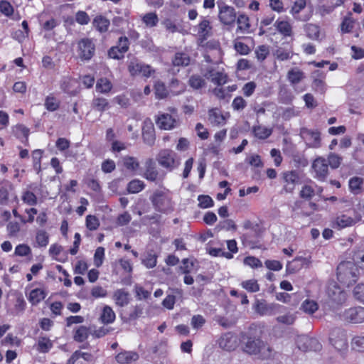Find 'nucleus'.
Instances as JSON below:
<instances>
[{
	"label": "nucleus",
	"instance_id": "7c9ffc66",
	"mask_svg": "<svg viewBox=\"0 0 364 364\" xmlns=\"http://www.w3.org/2000/svg\"><path fill=\"white\" fill-rule=\"evenodd\" d=\"M237 32L240 31L242 33H245L248 31L250 28V18L245 14H240L237 16Z\"/></svg>",
	"mask_w": 364,
	"mask_h": 364
},
{
	"label": "nucleus",
	"instance_id": "c03bdc74",
	"mask_svg": "<svg viewBox=\"0 0 364 364\" xmlns=\"http://www.w3.org/2000/svg\"><path fill=\"white\" fill-rule=\"evenodd\" d=\"M171 92L174 95H178L183 92L186 90V86L180 80L176 78H173L169 84Z\"/></svg>",
	"mask_w": 364,
	"mask_h": 364
},
{
	"label": "nucleus",
	"instance_id": "6e6552de",
	"mask_svg": "<svg viewBox=\"0 0 364 364\" xmlns=\"http://www.w3.org/2000/svg\"><path fill=\"white\" fill-rule=\"evenodd\" d=\"M175 158L176 153L174 151L170 149H163L159 153L157 161L162 167L171 170L178 165V162Z\"/></svg>",
	"mask_w": 364,
	"mask_h": 364
},
{
	"label": "nucleus",
	"instance_id": "b1692460",
	"mask_svg": "<svg viewBox=\"0 0 364 364\" xmlns=\"http://www.w3.org/2000/svg\"><path fill=\"white\" fill-rule=\"evenodd\" d=\"M196 29L197 30L198 36L200 38L205 40L210 35L212 26H210V21L205 18H203L199 24L196 27Z\"/></svg>",
	"mask_w": 364,
	"mask_h": 364
},
{
	"label": "nucleus",
	"instance_id": "a211bd4d",
	"mask_svg": "<svg viewBox=\"0 0 364 364\" xmlns=\"http://www.w3.org/2000/svg\"><path fill=\"white\" fill-rule=\"evenodd\" d=\"M114 320H101L100 324L102 326L97 327L95 325L90 326L91 335L95 338H101L107 335L113 329L108 326L109 324L112 323Z\"/></svg>",
	"mask_w": 364,
	"mask_h": 364
},
{
	"label": "nucleus",
	"instance_id": "5fc2aeb1",
	"mask_svg": "<svg viewBox=\"0 0 364 364\" xmlns=\"http://www.w3.org/2000/svg\"><path fill=\"white\" fill-rule=\"evenodd\" d=\"M44 105L48 111L53 112L58 109L60 102L53 96H48L46 98Z\"/></svg>",
	"mask_w": 364,
	"mask_h": 364
},
{
	"label": "nucleus",
	"instance_id": "2f4dec72",
	"mask_svg": "<svg viewBox=\"0 0 364 364\" xmlns=\"http://www.w3.org/2000/svg\"><path fill=\"white\" fill-rule=\"evenodd\" d=\"M364 179L358 176H354L349 180L348 186L351 193L358 195L362 192V186Z\"/></svg>",
	"mask_w": 364,
	"mask_h": 364
},
{
	"label": "nucleus",
	"instance_id": "e433bc0d",
	"mask_svg": "<svg viewBox=\"0 0 364 364\" xmlns=\"http://www.w3.org/2000/svg\"><path fill=\"white\" fill-rule=\"evenodd\" d=\"M109 104L107 99L103 97H97L92 102V107L98 112H102L109 108Z\"/></svg>",
	"mask_w": 364,
	"mask_h": 364
},
{
	"label": "nucleus",
	"instance_id": "2eb2a0df",
	"mask_svg": "<svg viewBox=\"0 0 364 364\" xmlns=\"http://www.w3.org/2000/svg\"><path fill=\"white\" fill-rule=\"evenodd\" d=\"M283 180L284 182V189L287 193H291L295 188V185L299 183V176L296 171H290L283 173Z\"/></svg>",
	"mask_w": 364,
	"mask_h": 364
},
{
	"label": "nucleus",
	"instance_id": "cd10ccee",
	"mask_svg": "<svg viewBox=\"0 0 364 364\" xmlns=\"http://www.w3.org/2000/svg\"><path fill=\"white\" fill-rule=\"evenodd\" d=\"M80 358H82L85 361L90 362L92 360L93 355L90 353L82 352L80 350H77L73 353L70 358L67 360L66 364H75Z\"/></svg>",
	"mask_w": 364,
	"mask_h": 364
},
{
	"label": "nucleus",
	"instance_id": "f257e3e1",
	"mask_svg": "<svg viewBox=\"0 0 364 364\" xmlns=\"http://www.w3.org/2000/svg\"><path fill=\"white\" fill-rule=\"evenodd\" d=\"M240 341L245 343L244 351L250 355H258L259 358L269 359L273 355V350L267 343H264L256 336H252L247 333H241Z\"/></svg>",
	"mask_w": 364,
	"mask_h": 364
},
{
	"label": "nucleus",
	"instance_id": "4be33fe9",
	"mask_svg": "<svg viewBox=\"0 0 364 364\" xmlns=\"http://www.w3.org/2000/svg\"><path fill=\"white\" fill-rule=\"evenodd\" d=\"M361 220V215L360 214L356 215L355 218L346 215H341L338 216L336 219V225L339 228H345L349 226H352Z\"/></svg>",
	"mask_w": 364,
	"mask_h": 364
},
{
	"label": "nucleus",
	"instance_id": "c85d7f7f",
	"mask_svg": "<svg viewBox=\"0 0 364 364\" xmlns=\"http://www.w3.org/2000/svg\"><path fill=\"white\" fill-rule=\"evenodd\" d=\"M14 136L23 143L28 141L29 129L23 124H17L12 128Z\"/></svg>",
	"mask_w": 364,
	"mask_h": 364
},
{
	"label": "nucleus",
	"instance_id": "5701e85b",
	"mask_svg": "<svg viewBox=\"0 0 364 364\" xmlns=\"http://www.w3.org/2000/svg\"><path fill=\"white\" fill-rule=\"evenodd\" d=\"M53 347V341L46 336H40L34 346L35 349L40 353H47Z\"/></svg>",
	"mask_w": 364,
	"mask_h": 364
},
{
	"label": "nucleus",
	"instance_id": "69168bd1",
	"mask_svg": "<svg viewBox=\"0 0 364 364\" xmlns=\"http://www.w3.org/2000/svg\"><path fill=\"white\" fill-rule=\"evenodd\" d=\"M22 200L29 205H35L37 203V198L36 195L29 191L24 192L22 196Z\"/></svg>",
	"mask_w": 364,
	"mask_h": 364
},
{
	"label": "nucleus",
	"instance_id": "e2e57ef3",
	"mask_svg": "<svg viewBox=\"0 0 364 364\" xmlns=\"http://www.w3.org/2000/svg\"><path fill=\"white\" fill-rule=\"evenodd\" d=\"M342 158L336 154H330L328 157V164L332 168H337L341 164Z\"/></svg>",
	"mask_w": 364,
	"mask_h": 364
},
{
	"label": "nucleus",
	"instance_id": "3c124183",
	"mask_svg": "<svg viewBox=\"0 0 364 364\" xmlns=\"http://www.w3.org/2000/svg\"><path fill=\"white\" fill-rule=\"evenodd\" d=\"M161 24L164 26L166 30L171 33H176V32H181V27L177 25L173 20H171L169 18H165L162 22Z\"/></svg>",
	"mask_w": 364,
	"mask_h": 364
},
{
	"label": "nucleus",
	"instance_id": "ea45409f",
	"mask_svg": "<svg viewBox=\"0 0 364 364\" xmlns=\"http://www.w3.org/2000/svg\"><path fill=\"white\" fill-rule=\"evenodd\" d=\"M93 24L100 32L103 33L108 30L109 21L102 16H99L95 18Z\"/></svg>",
	"mask_w": 364,
	"mask_h": 364
},
{
	"label": "nucleus",
	"instance_id": "9b49d317",
	"mask_svg": "<svg viewBox=\"0 0 364 364\" xmlns=\"http://www.w3.org/2000/svg\"><path fill=\"white\" fill-rule=\"evenodd\" d=\"M156 124L161 129L170 130L177 127L178 122L171 114L159 112L155 119Z\"/></svg>",
	"mask_w": 364,
	"mask_h": 364
},
{
	"label": "nucleus",
	"instance_id": "7ed1b4c3",
	"mask_svg": "<svg viewBox=\"0 0 364 364\" xmlns=\"http://www.w3.org/2000/svg\"><path fill=\"white\" fill-rule=\"evenodd\" d=\"M149 200L156 211L168 214L173 211V203L168 191L156 190L149 197Z\"/></svg>",
	"mask_w": 364,
	"mask_h": 364
},
{
	"label": "nucleus",
	"instance_id": "49530a36",
	"mask_svg": "<svg viewBox=\"0 0 364 364\" xmlns=\"http://www.w3.org/2000/svg\"><path fill=\"white\" fill-rule=\"evenodd\" d=\"M155 95L157 99H164L168 97V92L164 83L158 81L154 85Z\"/></svg>",
	"mask_w": 364,
	"mask_h": 364
},
{
	"label": "nucleus",
	"instance_id": "09e8293b",
	"mask_svg": "<svg viewBox=\"0 0 364 364\" xmlns=\"http://www.w3.org/2000/svg\"><path fill=\"white\" fill-rule=\"evenodd\" d=\"M347 318H364V308L356 306L350 308L346 311Z\"/></svg>",
	"mask_w": 364,
	"mask_h": 364
},
{
	"label": "nucleus",
	"instance_id": "bb28decb",
	"mask_svg": "<svg viewBox=\"0 0 364 364\" xmlns=\"http://www.w3.org/2000/svg\"><path fill=\"white\" fill-rule=\"evenodd\" d=\"M307 259L299 257L295 258L293 261L289 262L287 265V272L289 274H294L301 269L304 265L307 264Z\"/></svg>",
	"mask_w": 364,
	"mask_h": 364
},
{
	"label": "nucleus",
	"instance_id": "37998d69",
	"mask_svg": "<svg viewBox=\"0 0 364 364\" xmlns=\"http://www.w3.org/2000/svg\"><path fill=\"white\" fill-rule=\"evenodd\" d=\"M141 21L146 26L152 28L158 24L159 17L155 12H149L142 16Z\"/></svg>",
	"mask_w": 364,
	"mask_h": 364
},
{
	"label": "nucleus",
	"instance_id": "423d86ee",
	"mask_svg": "<svg viewBox=\"0 0 364 364\" xmlns=\"http://www.w3.org/2000/svg\"><path fill=\"white\" fill-rule=\"evenodd\" d=\"M296 342L298 348L304 352L317 351L322 348L321 344L316 338L309 337L305 334L299 336Z\"/></svg>",
	"mask_w": 364,
	"mask_h": 364
},
{
	"label": "nucleus",
	"instance_id": "1a4fd4ad",
	"mask_svg": "<svg viewBox=\"0 0 364 364\" xmlns=\"http://www.w3.org/2000/svg\"><path fill=\"white\" fill-rule=\"evenodd\" d=\"M95 46L92 40L82 38L78 42L79 57L82 60H90L95 54Z\"/></svg>",
	"mask_w": 364,
	"mask_h": 364
},
{
	"label": "nucleus",
	"instance_id": "338daca9",
	"mask_svg": "<svg viewBox=\"0 0 364 364\" xmlns=\"http://www.w3.org/2000/svg\"><path fill=\"white\" fill-rule=\"evenodd\" d=\"M353 294L356 299L364 302V283H359L355 287Z\"/></svg>",
	"mask_w": 364,
	"mask_h": 364
},
{
	"label": "nucleus",
	"instance_id": "aec40b11",
	"mask_svg": "<svg viewBox=\"0 0 364 364\" xmlns=\"http://www.w3.org/2000/svg\"><path fill=\"white\" fill-rule=\"evenodd\" d=\"M204 77L210 80L214 84L220 86L227 82L228 75L222 72L215 71L213 69L208 70L204 74Z\"/></svg>",
	"mask_w": 364,
	"mask_h": 364
},
{
	"label": "nucleus",
	"instance_id": "4c0bfd02",
	"mask_svg": "<svg viewBox=\"0 0 364 364\" xmlns=\"http://www.w3.org/2000/svg\"><path fill=\"white\" fill-rule=\"evenodd\" d=\"M188 85L194 90H199L205 87L206 82L201 76L193 75L189 77Z\"/></svg>",
	"mask_w": 364,
	"mask_h": 364
},
{
	"label": "nucleus",
	"instance_id": "864d4df0",
	"mask_svg": "<svg viewBox=\"0 0 364 364\" xmlns=\"http://www.w3.org/2000/svg\"><path fill=\"white\" fill-rule=\"evenodd\" d=\"M157 256L153 252H147L145 257L142 259V263L147 268H153L156 265Z\"/></svg>",
	"mask_w": 364,
	"mask_h": 364
},
{
	"label": "nucleus",
	"instance_id": "79ce46f5",
	"mask_svg": "<svg viewBox=\"0 0 364 364\" xmlns=\"http://www.w3.org/2000/svg\"><path fill=\"white\" fill-rule=\"evenodd\" d=\"M174 66H187L190 64V57L184 53H177L173 59Z\"/></svg>",
	"mask_w": 364,
	"mask_h": 364
},
{
	"label": "nucleus",
	"instance_id": "4d7b16f0",
	"mask_svg": "<svg viewBox=\"0 0 364 364\" xmlns=\"http://www.w3.org/2000/svg\"><path fill=\"white\" fill-rule=\"evenodd\" d=\"M198 206L200 208H208L213 206L214 202L211 197L207 195H200L198 197Z\"/></svg>",
	"mask_w": 364,
	"mask_h": 364
},
{
	"label": "nucleus",
	"instance_id": "680f3d73",
	"mask_svg": "<svg viewBox=\"0 0 364 364\" xmlns=\"http://www.w3.org/2000/svg\"><path fill=\"white\" fill-rule=\"evenodd\" d=\"M269 47L265 45L259 46L255 50L257 58L260 61L265 60L269 55Z\"/></svg>",
	"mask_w": 364,
	"mask_h": 364
},
{
	"label": "nucleus",
	"instance_id": "f3484780",
	"mask_svg": "<svg viewBox=\"0 0 364 364\" xmlns=\"http://www.w3.org/2000/svg\"><path fill=\"white\" fill-rule=\"evenodd\" d=\"M139 358L138 353L131 350H122L115 355V360L119 364H132Z\"/></svg>",
	"mask_w": 364,
	"mask_h": 364
},
{
	"label": "nucleus",
	"instance_id": "603ef678",
	"mask_svg": "<svg viewBox=\"0 0 364 364\" xmlns=\"http://www.w3.org/2000/svg\"><path fill=\"white\" fill-rule=\"evenodd\" d=\"M255 311L260 315H267L271 310L264 300H257L255 304Z\"/></svg>",
	"mask_w": 364,
	"mask_h": 364
},
{
	"label": "nucleus",
	"instance_id": "ddd939ff",
	"mask_svg": "<svg viewBox=\"0 0 364 364\" xmlns=\"http://www.w3.org/2000/svg\"><path fill=\"white\" fill-rule=\"evenodd\" d=\"M312 168L315 173V177L318 180L324 181L328 174V164L324 158L316 159L312 164Z\"/></svg>",
	"mask_w": 364,
	"mask_h": 364
},
{
	"label": "nucleus",
	"instance_id": "0eeeda50",
	"mask_svg": "<svg viewBox=\"0 0 364 364\" xmlns=\"http://www.w3.org/2000/svg\"><path fill=\"white\" fill-rule=\"evenodd\" d=\"M300 136L309 147L318 148L321 146V133L317 129L301 128Z\"/></svg>",
	"mask_w": 364,
	"mask_h": 364
},
{
	"label": "nucleus",
	"instance_id": "f704fd0d",
	"mask_svg": "<svg viewBox=\"0 0 364 364\" xmlns=\"http://www.w3.org/2000/svg\"><path fill=\"white\" fill-rule=\"evenodd\" d=\"M287 78L291 84H298L304 78V73L297 68H292L288 72Z\"/></svg>",
	"mask_w": 364,
	"mask_h": 364
},
{
	"label": "nucleus",
	"instance_id": "39448f33",
	"mask_svg": "<svg viewBox=\"0 0 364 364\" xmlns=\"http://www.w3.org/2000/svg\"><path fill=\"white\" fill-rule=\"evenodd\" d=\"M329 341L331 344L338 352L343 353L348 348L347 336L345 331L341 328H333L330 333Z\"/></svg>",
	"mask_w": 364,
	"mask_h": 364
},
{
	"label": "nucleus",
	"instance_id": "de8ad7c7",
	"mask_svg": "<svg viewBox=\"0 0 364 364\" xmlns=\"http://www.w3.org/2000/svg\"><path fill=\"white\" fill-rule=\"evenodd\" d=\"M292 55V51L286 50L283 48H278L274 52V56L280 61L287 60L291 58Z\"/></svg>",
	"mask_w": 364,
	"mask_h": 364
},
{
	"label": "nucleus",
	"instance_id": "774afa93",
	"mask_svg": "<svg viewBox=\"0 0 364 364\" xmlns=\"http://www.w3.org/2000/svg\"><path fill=\"white\" fill-rule=\"evenodd\" d=\"M353 261L364 271V250H360L353 254Z\"/></svg>",
	"mask_w": 364,
	"mask_h": 364
},
{
	"label": "nucleus",
	"instance_id": "f03ea898",
	"mask_svg": "<svg viewBox=\"0 0 364 364\" xmlns=\"http://www.w3.org/2000/svg\"><path fill=\"white\" fill-rule=\"evenodd\" d=\"M337 278L347 287L353 284L358 279V269L355 262H341L337 267Z\"/></svg>",
	"mask_w": 364,
	"mask_h": 364
},
{
	"label": "nucleus",
	"instance_id": "9d476101",
	"mask_svg": "<svg viewBox=\"0 0 364 364\" xmlns=\"http://www.w3.org/2000/svg\"><path fill=\"white\" fill-rule=\"evenodd\" d=\"M128 70L133 76L141 75L144 77H149L154 72L150 65L132 60L128 65Z\"/></svg>",
	"mask_w": 364,
	"mask_h": 364
},
{
	"label": "nucleus",
	"instance_id": "dca6fc26",
	"mask_svg": "<svg viewBox=\"0 0 364 364\" xmlns=\"http://www.w3.org/2000/svg\"><path fill=\"white\" fill-rule=\"evenodd\" d=\"M218 344L223 350L232 351L237 346V338L233 333H227L220 337Z\"/></svg>",
	"mask_w": 364,
	"mask_h": 364
},
{
	"label": "nucleus",
	"instance_id": "412c9836",
	"mask_svg": "<svg viewBox=\"0 0 364 364\" xmlns=\"http://www.w3.org/2000/svg\"><path fill=\"white\" fill-rule=\"evenodd\" d=\"M144 178L150 181H156L159 178V172L152 159H149L145 162Z\"/></svg>",
	"mask_w": 364,
	"mask_h": 364
},
{
	"label": "nucleus",
	"instance_id": "c756f323",
	"mask_svg": "<svg viewBox=\"0 0 364 364\" xmlns=\"http://www.w3.org/2000/svg\"><path fill=\"white\" fill-rule=\"evenodd\" d=\"M274 26L285 37L291 36L293 34L292 27L288 21L277 20L274 23Z\"/></svg>",
	"mask_w": 364,
	"mask_h": 364
},
{
	"label": "nucleus",
	"instance_id": "052dcab7",
	"mask_svg": "<svg viewBox=\"0 0 364 364\" xmlns=\"http://www.w3.org/2000/svg\"><path fill=\"white\" fill-rule=\"evenodd\" d=\"M48 235L44 230H39L37 232L36 240L38 245L40 247H46L48 243Z\"/></svg>",
	"mask_w": 364,
	"mask_h": 364
},
{
	"label": "nucleus",
	"instance_id": "4468645a",
	"mask_svg": "<svg viewBox=\"0 0 364 364\" xmlns=\"http://www.w3.org/2000/svg\"><path fill=\"white\" fill-rule=\"evenodd\" d=\"M142 138L144 142L152 146L156 140L155 130L153 123L150 120H145L142 127Z\"/></svg>",
	"mask_w": 364,
	"mask_h": 364
},
{
	"label": "nucleus",
	"instance_id": "20e7f679",
	"mask_svg": "<svg viewBox=\"0 0 364 364\" xmlns=\"http://www.w3.org/2000/svg\"><path fill=\"white\" fill-rule=\"evenodd\" d=\"M218 6L220 22L225 26H233L237 16L235 8L225 3H219Z\"/></svg>",
	"mask_w": 364,
	"mask_h": 364
},
{
	"label": "nucleus",
	"instance_id": "393cba45",
	"mask_svg": "<svg viewBox=\"0 0 364 364\" xmlns=\"http://www.w3.org/2000/svg\"><path fill=\"white\" fill-rule=\"evenodd\" d=\"M208 120L213 126L223 125L225 123V117L217 108H213L208 111Z\"/></svg>",
	"mask_w": 364,
	"mask_h": 364
},
{
	"label": "nucleus",
	"instance_id": "a19ab883",
	"mask_svg": "<svg viewBox=\"0 0 364 364\" xmlns=\"http://www.w3.org/2000/svg\"><path fill=\"white\" fill-rule=\"evenodd\" d=\"M114 298L117 305L124 306L129 303V294L124 289H118L114 294Z\"/></svg>",
	"mask_w": 364,
	"mask_h": 364
},
{
	"label": "nucleus",
	"instance_id": "13d9d810",
	"mask_svg": "<svg viewBox=\"0 0 364 364\" xmlns=\"http://www.w3.org/2000/svg\"><path fill=\"white\" fill-rule=\"evenodd\" d=\"M242 287L250 292H257L259 290V286L255 279L242 282Z\"/></svg>",
	"mask_w": 364,
	"mask_h": 364
},
{
	"label": "nucleus",
	"instance_id": "473e14b6",
	"mask_svg": "<svg viewBox=\"0 0 364 364\" xmlns=\"http://www.w3.org/2000/svg\"><path fill=\"white\" fill-rule=\"evenodd\" d=\"M46 292L42 289H33L29 294L28 301L33 304L36 305L41 302L46 296Z\"/></svg>",
	"mask_w": 364,
	"mask_h": 364
},
{
	"label": "nucleus",
	"instance_id": "6e6d98bb",
	"mask_svg": "<svg viewBox=\"0 0 364 364\" xmlns=\"http://www.w3.org/2000/svg\"><path fill=\"white\" fill-rule=\"evenodd\" d=\"M123 164L129 170L135 171L139 168V164L133 156H125L123 158Z\"/></svg>",
	"mask_w": 364,
	"mask_h": 364
},
{
	"label": "nucleus",
	"instance_id": "0e129e2a",
	"mask_svg": "<svg viewBox=\"0 0 364 364\" xmlns=\"http://www.w3.org/2000/svg\"><path fill=\"white\" fill-rule=\"evenodd\" d=\"M99 225V220L95 216L89 215L86 217V226L90 230H97Z\"/></svg>",
	"mask_w": 364,
	"mask_h": 364
},
{
	"label": "nucleus",
	"instance_id": "8fccbe9b",
	"mask_svg": "<svg viewBox=\"0 0 364 364\" xmlns=\"http://www.w3.org/2000/svg\"><path fill=\"white\" fill-rule=\"evenodd\" d=\"M112 84L109 80L107 78H100L98 80L96 89L101 93H107L109 92L112 89Z\"/></svg>",
	"mask_w": 364,
	"mask_h": 364
},
{
	"label": "nucleus",
	"instance_id": "72a5a7b5",
	"mask_svg": "<svg viewBox=\"0 0 364 364\" xmlns=\"http://www.w3.org/2000/svg\"><path fill=\"white\" fill-rule=\"evenodd\" d=\"M304 31L308 38L312 40H319L320 28L318 26L313 23L304 25Z\"/></svg>",
	"mask_w": 364,
	"mask_h": 364
},
{
	"label": "nucleus",
	"instance_id": "c9c22d12",
	"mask_svg": "<svg viewBox=\"0 0 364 364\" xmlns=\"http://www.w3.org/2000/svg\"><path fill=\"white\" fill-rule=\"evenodd\" d=\"M252 132L255 137L259 139H265L272 134V130L266 127L258 125L252 128Z\"/></svg>",
	"mask_w": 364,
	"mask_h": 364
},
{
	"label": "nucleus",
	"instance_id": "a18cd8bd",
	"mask_svg": "<svg viewBox=\"0 0 364 364\" xmlns=\"http://www.w3.org/2000/svg\"><path fill=\"white\" fill-rule=\"evenodd\" d=\"M145 184L142 181L134 179L127 185V191L130 193H137L144 188Z\"/></svg>",
	"mask_w": 364,
	"mask_h": 364
},
{
	"label": "nucleus",
	"instance_id": "6ab92c4d",
	"mask_svg": "<svg viewBox=\"0 0 364 364\" xmlns=\"http://www.w3.org/2000/svg\"><path fill=\"white\" fill-rule=\"evenodd\" d=\"M306 0H296L294 3V5L292 6V7L290 10V14L293 16V17L296 20L300 21H306L310 18V17H311L310 14H307V15H304V16L299 15V13L301 12V11L303 10L306 7Z\"/></svg>",
	"mask_w": 364,
	"mask_h": 364
},
{
	"label": "nucleus",
	"instance_id": "58836bf2",
	"mask_svg": "<svg viewBox=\"0 0 364 364\" xmlns=\"http://www.w3.org/2000/svg\"><path fill=\"white\" fill-rule=\"evenodd\" d=\"M318 309V304L311 299H306L301 305L300 309L309 315L313 314Z\"/></svg>",
	"mask_w": 364,
	"mask_h": 364
},
{
	"label": "nucleus",
	"instance_id": "a878e982",
	"mask_svg": "<svg viewBox=\"0 0 364 364\" xmlns=\"http://www.w3.org/2000/svg\"><path fill=\"white\" fill-rule=\"evenodd\" d=\"M91 334L90 326L85 327L84 326H80L73 331V339L75 341L78 343L84 342Z\"/></svg>",
	"mask_w": 364,
	"mask_h": 364
},
{
	"label": "nucleus",
	"instance_id": "f8f14e48",
	"mask_svg": "<svg viewBox=\"0 0 364 364\" xmlns=\"http://www.w3.org/2000/svg\"><path fill=\"white\" fill-rule=\"evenodd\" d=\"M327 294L329 299L337 304L343 303L346 299V292L334 282L328 284Z\"/></svg>",
	"mask_w": 364,
	"mask_h": 364
},
{
	"label": "nucleus",
	"instance_id": "bf43d9fd",
	"mask_svg": "<svg viewBox=\"0 0 364 364\" xmlns=\"http://www.w3.org/2000/svg\"><path fill=\"white\" fill-rule=\"evenodd\" d=\"M351 347L353 350L364 352V336L354 337L351 342Z\"/></svg>",
	"mask_w": 364,
	"mask_h": 364
}]
</instances>
